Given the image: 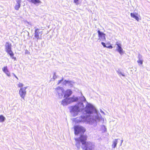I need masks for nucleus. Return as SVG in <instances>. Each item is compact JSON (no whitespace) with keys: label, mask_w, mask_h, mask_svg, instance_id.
Instances as JSON below:
<instances>
[{"label":"nucleus","mask_w":150,"mask_h":150,"mask_svg":"<svg viewBox=\"0 0 150 150\" xmlns=\"http://www.w3.org/2000/svg\"><path fill=\"white\" fill-rule=\"evenodd\" d=\"M137 62L139 65H142L143 64V61L141 60H138Z\"/></svg>","instance_id":"20"},{"label":"nucleus","mask_w":150,"mask_h":150,"mask_svg":"<svg viewBox=\"0 0 150 150\" xmlns=\"http://www.w3.org/2000/svg\"><path fill=\"white\" fill-rule=\"evenodd\" d=\"M86 112L87 113H88V114H90V113H91V112L90 111H88V112H87V110H86Z\"/></svg>","instance_id":"28"},{"label":"nucleus","mask_w":150,"mask_h":150,"mask_svg":"<svg viewBox=\"0 0 150 150\" xmlns=\"http://www.w3.org/2000/svg\"><path fill=\"white\" fill-rule=\"evenodd\" d=\"M86 150H87L86 149Z\"/></svg>","instance_id":"35"},{"label":"nucleus","mask_w":150,"mask_h":150,"mask_svg":"<svg viewBox=\"0 0 150 150\" xmlns=\"http://www.w3.org/2000/svg\"><path fill=\"white\" fill-rule=\"evenodd\" d=\"M5 50L6 51H7L8 50H11V44L10 43L8 42H6L5 45Z\"/></svg>","instance_id":"10"},{"label":"nucleus","mask_w":150,"mask_h":150,"mask_svg":"<svg viewBox=\"0 0 150 150\" xmlns=\"http://www.w3.org/2000/svg\"><path fill=\"white\" fill-rule=\"evenodd\" d=\"M81 110V109L80 108L76 106V111H79Z\"/></svg>","instance_id":"21"},{"label":"nucleus","mask_w":150,"mask_h":150,"mask_svg":"<svg viewBox=\"0 0 150 150\" xmlns=\"http://www.w3.org/2000/svg\"><path fill=\"white\" fill-rule=\"evenodd\" d=\"M97 32L98 33V37L99 38H103L104 39H105V33L101 32L99 30H98Z\"/></svg>","instance_id":"9"},{"label":"nucleus","mask_w":150,"mask_h":150,"mask_svg":"<svg viewBox=\"0 0 150 150\" xmlns=\"http://www.w3.org/2000/svg\"><path fill=\"white\" fill-rule=\"evenodd\" d=\"M18 86L19 87H22L23 86V85L22 83H19L18 84Z\"/></svg>","instance_id":"24"},{"label":"nucleus","mask_w":150,"mask_h":150,"mask_svg":"<svg viewBox=\"0 0 150 150\" xmlns=\"http://www.w3.org/2000/svg\"><path fill=\"white\" fill-rule=\"evenodd\" d=\"M86 131V129L83 127L79 126H76V134H83Z\"/></svg>","instance_id":"3"},{"label":"nucleus","mask_w":150,"mask_h":150,"mask_svg":"<svg viewBox=\"0 0 150 150\" xmlns=\"http://www.w3.org/2000/svg\"><path fill=\"white\" fill-rule=\"evenodd\" d=\"M87 137L86 135H81L79 138V141L82 145H84L85 146H87L88 144V142H86Z\"/></svg>","instance_id":"2"},{"label":"nucleus","mask_w":150,"mask_h":150,"mask_svg":"<svg viewBox=\"0 0 150 150\" xmlns=\"http://www.w3.org/2000/svg\"><path fill=\"white\" fill-rule=\"evenodd\" d=\"M57 76L56 75V73L55 72H54L53 77L54 80L55 79H56L57 78Z\"/></svg>","instance_id":"22"},{"label":"nucleus","mask_w":150,"mask_h":150,"mask_svg":"<svg viewBox=\"0 0 150 150\" xmlns=\"http://www.w3.org/2000/svg\"><path fill=\"white\" fill-rule=\"evenodd\" d=\"M29 2H31L35 4H37L41 3V1L39 0H28Z\"/></svg>","instance_id":"15"},{"label":"nucleus","mask_w":150,"mask_h":150,"mask_svg":"<svg viewBox=\"0 0 150 150\" xmlns=\"http://www.w3.org/2000/svg\"><path fill=\"white\" fill-rule=\"evenodd\" d=\"M117 144V140L116 139L115 140V141L113 142V143L112 145V146L113 148H115Z\"/></svg>","instance_id":"17"},{"label":"nucleus","mask_w":150,"mask_h":150,"mask_svg":"<svg viewBox=\"0 0 150 150\" xmlns=\"http://www.w3.org/2000/svg\"><path fill=\"white\" fill-rule=\"evenodd\" d=\"M130 15L132 17L135 18L137 21H139V18L138 16V14L137 13L134 14L133 13H130Z\"/></svg>","instance_id":"13"},{"label":"nucleus","mask_w":150,"mask_h":150,"mask_svg":"<svg viewBox=\"0 0 150 150\" xmlns=\"http://www.w3.org/2000/svg\"><path fill=\"white\" fill-rule=\"evenodd\" d=\"M16 3H21V0H16Z\"/></svg>","instance_id":"25"},{"label":"nucleus","mask_w":150,"mask_h":150,"mask_svg":"<svg viewBox=\"0 0 150 150\" xmlns=\"http://www.w3.org/2000/svg\"><path fill=\"white\" fill-rule=\"evenodd\" d=\"M35 33H34L35 37L37 38V40L41 39L42 35V31H40V30L35 27Z\"/></svg>","instance_id":"4"},{"label":"nucleus","mask_w":150,"mask_h":150,"mask_svg":"<svg viewBox=\"0 0 150 150\" xmlns=\"http://www.w3.org/2000/svg\"><path fill=\"white\" fill-rule=\"evenodd\" d=\"M71 120H72L73 122L75 121V118H71Z\"/></svg>","instance_id":"27"},{"label":"nucleus","mask_w":150,"mask_h":150,"mask_svg":"<svg viewBox=\"0 0 150 150\" xmlns=\"http://www.w3.org/2000/svg\"><path fill=\"white\" fill-rule=\"evenodd\" d=\"M56 91L58 93V96L59 98H62L64 94V90L62 87H58L56 88Z\"/></svg>","instance_id":"5"},{"label":"nucleus","mask_w":150,"mask_h":150,"mask_svg":"<svg viewBox=\"0 0 150 150\" xmlns=\"http://www.w3.org/2000/svg\"><path fill=\"white\" fill-rule=\"evenodd\" d=\"M21 3H16L15 6L14 7L15 9L16 10H18L21 7Z\"/></svg>","instance_id":"16"},{"label":"nucleus","mask_w":150,"mask_h":150,"mask_svg":"<svg viewBox=\"0 0 150 150\" xmlns=\"http://www.w3.org/2000/svg\"><path fill=\"white\" fill-rule=\"evenodd\" d=\"M76 99H78V98H76V99H75L76 100Z\"/></svg>","instance_id":"34"},{"label":"nucleus","mask_w":150,"mask_h":150,"mask_svg":"<svg viewBox=\"0 0 150 150\" xmlns=\"http://www.w3.org/2000/svg\"><path fill=\"white\" fill-rule=\"evenodd\" d=\"M27 87L21 88L19 91V94L21 97L24 99V98L26 94V89Z\"/></svg>","instance_id":"6"},{"label":"nucleus","mask_w":150,"mask_h":150,"mask_svg":"<svg viewBox=\"0 0 150 150\" xmlns=\"http://www.w3.org/2000/svg\"><path fill=\"white\" fill-rule=\"evenodd\" d=\"M6 52L11 57L12 59H16V57H14V54L13 52L11 50H8L6 51Z\"/></svg>","instance_id":"11"},{"label":"nucleus","mask_w":150,"mask_h":150,"mask_svg":"<svg viewBox=\"0 0 150 150\" xmlns=\"http://www.w3.org/2000/svg\"><path fill=\"white\" fill-rule=\"evenodd\" d=\"M72 93V91L70 89L67 90L65 92L64 97L65 98L62 100L61 103L63 106L67 105L75 101V98L74 96L71 98H69Z\"/></svg>","instance_id":"1"},{"label":"nucleus","mask_w":150,"mask_h":150,"mask_svg":"<svg viewBox=\"0 0 150 150\" xmlns=\"http://www.w3.org/2000/svg\"><path fill=\"white\" fill-rule=\"evenodd\" d=\"M116 45L118 47L117 51L119 52L120 54H122L123 53V50L121 47L120 45L118 44H116Z\"/></svg>","instance_id":"14"},{"label":"nucleus","mask_w":150,"mask_h":150,"mask_svg":"<svg viewBox=\"0 0 150 150\" xmlns=\"http://www.w3.org/2000/svg\"><path fill=\"white\" fill-rule=\"evenodd\" d=\"M101 43L104 47H106L110 49H112V47L111 45L109 46H106L105 44V43L102 42Z\"/></svg>","instance_id":"18"},{"label":"nucleus","mask_w":150,"mask_h":150,"mask_svg":"<svg viewBox=\"0 0 150 150\" xmlns=\"http://www.w3.org/2000/svg\"><path fill=\"white\" fill-rule=\"evenodd\" d=\"M70 112L71 115L72 117H74L75 115V105L69 107Z\"/></svg>","instance_id":"7"},{"label":"nucleus","mask_w":150,"mask_h":150,"mask_svg":"<svg viewBox=\"0 0 150 150\" xmlns=\"http://www.w3.org/2000/svg\"><path fill=\"white\" fill-rule=\"evenodd\" d=\"M73 128L74 129V133L75 134V124L74 125Z\"/></svg>","instance_id":"26"},{"label":"nucleus","mask_w":150,"mask_h":150,"mask_svg":"<svg viewBox=\"0 0 150 150\" xmlns=\"http://www.w3.org/2000/svg\"><path fill=\"white\" fill-rule=\"evenodd\" d=\"M63 80V78H62V79H61L60 80H59L58 81L57 84V85H59L60 83H61L62 82Z\"/></svg>","instance_id":"23"},{"label":"nucleus","mask_w":150,"mask_h":150,"mask_svg":"<svg viewBox=\"0 0 150 150\" xmlns=\"http://www.w3.org/2000/svg\"><path fill=\"white\" fill-rule=\"evenodd\" d=\"M109 44H110V43H107L106 44V45H108V46H109Z\"/></svg>","instance_id":"30"},{"label":"nucleus","mask_w":150,"mask_h":150,"mask_svg":"<svg viewBox=\"0 0 150 150\" xmlns=\"http://www.w3.org/2000/svg\"><path fill=\"white\" fill-rule=\"evenodd\" d=\"M74 83L72 81L65 80L63 83L64 85H66L67 84L70 87L72 86Z\"/></svg>","instance_id":"8"},{"label":"nucleus","mask_w":150,"mask_h":150,"mask_svg":"<svg viewBox=\"0 0 150 150\" xmlns=\"http://www.w3.org/2000/svg\"><path fill=\"white\" fill-rule=\"evenodd\" d=\"M74 3H75V0H74Z\"/></svg>","instance_id":"33"},{"label":"nucleus","mask_w":150,"mask_h":150,"mask_svg":"<svg viewBox=\"0 0 150 150\" xmlns=\"http://www.w3.org/2000/svg\"><path fill=\"white\" fill-rule=\"evenodd\" d=\"M79 1V0H76V2L77 1Z\"/></svg>","instance_id":"31"},{"label":"nucleus","mask_w":150,"mask_h":150,"mask_svg":"<svg viewBox=\"0 0 150 150\" xmlns=\"http://www.w3.org/2000/svg\"><path fill=\"white\" fill-rule=\"evenodd\" d=\"M13 75H14V76L18 79V78L17 77V76L13 73Z\"/></svg>","instance_id":"29"},{"label":"nucleus","mask_w":150,"mask_h":150,"mask_svg":"<svg viewBox=\"0 0 150 150\" xmlns=\"http://www.w3.org/2000/svg\"><path fill=\"white\" fill-rule=\"evenodd\" d=\"M122 75L123 76H125V75H123L122 74Z\"/></svg>","instance_id":"32"},{"label":"nucleus","mask_w":150,"mask_h":150,"mask_svg":"<svg viewBox=\"0 0 150 150\" xmlns=\"http://www.w3.org/2000/svg\"><path fill=\"white\" fill-rule=\"evenodd\" d=\"M3 71L8 76H10L9 71H8L7 67H5L2 68Z\"/></svg>","instance_id":"12"},{"label":"nucleus","mask_w":150,"mask_h":150,"mask_svg":"<svg viewBox=\"0 0 150 150\" xmlns=\"http://www.w3.org/2000/svg\"><path fill=\"white\" fill-rule=\"evenodd\" d=\"M5 119V118L3 115H0V122H4Z\"/></svg>","instance_id":"19"}]
</instances>
